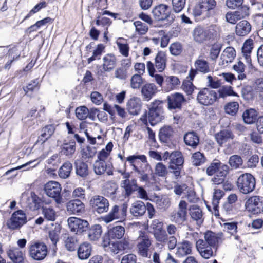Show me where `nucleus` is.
Returning a JSON list of instances; mask_svg holds the SVG:
<instances>
[{"mask_svg":"<svg viewBox=\"0 0 263 263\" xmlns=\"http://www.w3.org/2000/svg\"><path fill=\"white\" fill-rule=\"evenodd\" d=\"M218 98H224L228 96L238 97L237 93L235 92L231 86H223L218 90Z\"/></svg>","mask_w":263,"mask_h":263,"instance_id":"bf43d9fd","label":"nucleus"},{"mask_svg":"<svg viewBox=\"0 0 263 263\" xmlns=\"http://www.w3.org/2000/svg\"><path fill=\"white\" fill-rule=\"evenodd\" d=\"M236 57V51L234 48L231 47H227L222 52L219 64L225 65L232 62Z\"/></svg>","mask_w":263,"mask_h":263,"instance_id":"cd10ccee","label":"nucleus"},{"mask_svg":"<svg viewBox=\"0 0 263 263\" xmlns=\"http://www.w3.org/2000/svg\"><path fill=\"white\" fill-rule=\"evenodd\" d=\"M76 174L81 177L85 178L89 174L88 164L81 160L74 162Z\"/></svg>","mask_w":263,"mask_h":263,"instance_id":"58836bf2","label":"nucleus"},{"mask_svg":"<svg viewBox=\"0 0 263 263\" xmlns=\"http://www.w3.org/2000/svg\"><path fill=\"white\" fill-rule=\"evenodd\" d=\"M204 244L212 247L214 249H217L216 245L218 243L220 238L217 234L212 231H207L204 234Z\"/></svg>","mask_w":263,"mask_h":263,"instance_id":"37998d69","label":"nucleus"},{"mask_svg":"<svg viewBox=\"0 0 263 263\" xmlns=\"http://www.w3.org/2000/svg\"><path fill=\"white\" fill-rule=\"evenodd\" d=\"M255 179L250 173H243L237 178L236 186L240 192L247 194L252 192L255 187Z\"/></svg>","mask_w":263,"mask_h":263,"instance_id":"20e7f679","label":"nucleus"},{"mask_svg":"<svg viewBox=\"0 0 263 263\" xmlns=\"http://www.w3.org/2000/svg\"><path fill=\"white\" fill-rule=\"evenodd\" d=\"M166 56L163 51H159L155 58V66L159 72L163 71L166 67Z\"/></svg>","mask_w":263,"mask_h":263,"instance_id":"c03bdc74","label":"nucleus"},{"mask_svg":"<svg viewBox=\"0 0 263 263\" xmlns=\"http://www.w3.org/2000/svg\"><path fill=\"white\" fill-rule=\"evenodd\" d=\"M130 213L134 217L142 216L146 211L145 204L143 202L137 200L134 202L130 207Z\"/></svg>","mask_w":263,"mask_h":263,"instance_id":"c756f323","label":"nucleus"},{"mask_svg":"<svg viewBox=\"0 0 263 263\" xmlns=\"http://www.w3.org/2000/svg\"><path fill=\"white\" fill-rule=\"evenodd\" d=\"M121 186L124 189L125 195L127 196H130L134 191H136L138 187L136 179H133L130 181L122 180Z\"/></svg>","mask_w":263,"mask_h":263,"instance_id":"a18cd8bd","label":"nucleus"},{"mask_svg":"<svg viewBox=\"0 0 263 263\" xmlns=\"http://www.w3.org/2000/svg\"><path fill=\"white\" fill-rule=\"evenodd\" d=\"M155 19L157 21H164L167 20L171 14L169 7L165 4H160L156 6L152 12Z\"/></svg>","mask_w":263,"mask_h":263,"instance_id":"6ab92c4d","label":"nucleus"},{"mask_svg":"<svg viewBox=\"0 0 263 263\" xmlns=\"http://www.w3.org/2000/svg\"><path fill=\"white\" fill-rule=\"evenodd\" d=\"M72 169V165L69 161L65 162L60 168L59 170V175L63 179L68 178L70 174Z\"/></svg>","mask_w":263,"mask_h":263,"instance_id":"864d4df0","label":"nucleus"},{"mask_svg":"<svg viewBox=\"0 0 263 263\" xmlns=\"http://www.w3.org/2000/svg\"><path fill=\"white\" fill-rule=\"evenodd\" d=\"M164 118L163 112L156 111H148L141 118L143 122L148 121L152 125H155L160 122Z\"/></svg>","mask_w":263,"mask_h":263,"instance_id":"b1692460","label":"nucleus"},{"mask_svg":"<svg viewBox=\"0 0 263 263\" xmlns=\"http://www.w3.org/2000/svg\"><path fill=\"white\" fill-rule=\"evenodd\" d=\"M67 212L71 214H76L82 213L84 211V204L80 199H74L68 201L66 203Z\"/></svg>","mask_w":263,"mask_h":263,"instance_id":"393cba45","label":"nucleus"},{"mask_svg":"<svg viewBox=\"0 0 263 263\" xmlns=\"http://www.w3.org/2000/svg\"><path fill=\"white\" fill-rule=\"evenodd\" d=\"M67 221L70 231L76 233L85 231L88 225L87 221L74 217H69Z\"/></svg>","mask_w":263,"mask_h":263,"instance_id":"a211bd4d","label":"nucleus"},{"mask_svg":"<svg viewBox=\"0 0 263 263\" xmlns=\"http://www.w3.org/2000/svg\"><path fill=\"white\" fill-rule=\"evenodd\" d=\"M189 211L191 219L196 221L197 225L201 226L204 220L202 210L196 205H192L190 207Z\"/></svg>","mask_w":263,"mask_h":263,"instance_id":"bb28decb","label":"nucleus"},{"mask_svg":"<svg viewBox=\"0 0 263 263\" xmlns=\"http://www.w3.org/2000/svg\"><path fill=\"white\" fill-rule=\"evenodd\" d=\"M196 249L200 256L206 259L216 255L217 248L204 244L203 239H199L196 241Z\"/></svg>","mask_w":263,"mask_h":263,"instance_id":"dca6fc26","label":"nucleus"},{"mask_svg":"<svg viewBox=\"0 0 263 263\" xmlns=\"http://www.w3.org/2000/svg\"><path fill=\"white\" fill-rule=\"evenodd\" d=\"M173 129L171 126L165 125L160 128L159 134L160 140L163 143H167L173 135Z\"/></svg>","mask_w":263,"mask_h":263,"instance_id":"79ce46f5","label":"nucleus"},{"mask_svg":"<svg viewBox=\"0 0 263 263\" xmlns=\"http://www.w3.org/2000/svg\"><path fill=\"white\" fill-rule=\"evenodd\" d=\"M61 190L60 184L55 181H49L44 186V190L46 195L54 198L58 204L63 203V199L61 196Z\"/></svg>","mask_w":263,"mask_h":263,"instance_id":"0eeeda50","label":"nucleus"},{"mask_svg":"<svg viewBox=\"0 0 263 263\" xmlns=\"http://www.w3.org/2000/svg\"><path fill=\"white\" fill-rule=\"evenodd\" d=\"M246 209L253 214L263 213V197L253 196L249 198L245 203Z\"/></svg>","mask_w":263,"mask_h":263,"instance_id":"9d476101","label":"nucleus"},{"mask_svg":"<svg viewBox=\"0 0 263 263\" xmlns=\"http://www.w3.org/2000/svg\"><path fill=\"white\" fill-rule=\"evenodd\" d=\"M90 204L92 208L99 214L107 212L108 210L109 203L105 197L99 196H93L90 200Z\"/></svg>","mask_w":263,"mask_h":263,"instance_id":"4468645a","label":"nucleus"},{"mask_svg":"<svg viewBox=\"0 0 263 263\" xmlns=\"http://www.w3.org/2000/svg\"><path fill=\"white\" fill-rule=\"evenodd\" d=\"M101 67L102 70L100 71V74L103 72H109L113 70L116 66L117 59L113 54H107L102 58Z\"/></svg>","mask_w":263,"mask_h":263,"instance_id":"412c9836","label":"nucleus"},{"mask_svg":"<svg viewBox=\"0 0 263 263\" xmlns=\"http://www.w3.org/2000/svg\"><path fill=\"white\" fill-rule=\"evenodd\" d=\"M113 166L110 161L106 162L96 160L93 165L95 173L98 175H102L105 173L110 176L113 174Z\"/></svg>","mask_w":263,"mask_h":263,"instance_id":"f3484780","label":"nucleus"},{"mask_svg":"<svg viewBox=\"0 0 263 263\" xmlns=\"http://www.w3.org/2000/svg\"><path fill=\"white\" fill-rule=\"evenodd\" d=\"M222 47V45L219 43L213 44L210 49L209 57L213 60H215L218 57Z\"/></svg>","mask_w":263,"mask_h":263,"instance_id":"13d9d810","label":"nucleus"},{"mask_svg":"<svg viewBox=\"0 0 263 263\" xmlns=\"http://www.w3.org/2000/svg\"><path fill=\"white\" fill-rule=\"evenodd\" d=\"M143 83V79L140 74H134L130 80V87L134 89L140 88Z\"/></svg>","mask_w":263,"mask_h":263,"instance_id":"052dcab7","label":"nucleus"},{"mask_svg":"<svg viewBox=\"0 0 263 263\" xmlns=\"http://www.w3.org/2000/svg\"><path fill=\"white\" fill-rule=\"evenodd\" d=\"M113 144L111 142H109L106 145L104 149H102L98 154V160L106 162L110 161V154L112 149Z\"/></svg>","mask_w":263,"mask_h":263,"instance_id":"09e8293b","label":"nucleus"},{"mask_svg":"<svg viewBox=\"0 0 263 263\" xmlns=\"http://www.w3.org/2000/svg\"><path fill=\"white\" fill-rule=\"evenodd\" d=\"M76 151V144L74 142L64 143L62 145V152L66 156L70 157Z\"/></svg>","mask_w":263,"mask_h":263,"instance_id":"4d7b16f0","label":"nucleus"},{"mask_svg":"<svg viewBox=\"0 0 263 263\" xmlns=\"http://www.w3.org/2000/svg\"><path fill=\"white\" fill-rule=\"evenodd\" d=\"M239 104L237 102L228 103L224 106V110L227 114L234 116L237 112Z\"/></svg>","mask_w":263,"mask_h":263,"instance_id":"0e129e2a","label":"nucleus"},{"mask_svg":"<svg viewBox=\"0 0 263 263\" xmlns=\"http://www.w3.org/2000/svg\"><path fill=\"white\" fill-rule=\"evenodd\" d=\"M121 40H123L122 38L117 40L116 44L119 50L120 53L124 57H127L129 55V47L128 44L122 43Z\"/></svg>","mask_w":263,"mask_h":263,"instance_id":"e2e57ef3","label":"nucleus"},{"mask_svg":"<svg viewBox=\"0 0 263 263\" xmlns=\"http://www.w3.org/2000/svg\"><path fill=\"white\" fill-rule=\"evenodd\" d=\"M215 137L219 145L222 146L223 144L233 139L234 135L231 130L224 129L217 133Z\"/></svg>","mask_w":263,"mask_h":263,"instance_id":"473e14b6","label":"nucleus"},{"mask_svg":"<svg viewBox=\"0 0 263 263\" xmlns=\"http://www.w3.org/2000/svg\"><path fill=\"white\" fill-rule=\"evenodd\" d=\"M184 141L189 146L195 148L199 143V138L195 132H190L184 135Z\"/></svg>","mask_w":263,"mask_h":263,"instance_id":"f704fd0d","label":"nucleus"},{"mask_svg":"<svg viewBox=\"0 0 263 263\" xmlns=\"http://www.w3.org/2000/svg\"><path fill=\"white\" fill-rule=\"evenodd\" d=\"M30 256L36 260H43L47 255V248L43 243H34L29 247Z\"/></svg>","mask_w":263,"mask_h":263,"instance_id":"ddd939ff","label":"nucleus"},{"mask_svg":"<svg viewBox=\"0 0 263 263\" xmlns=\"http://www.w3.org/2000/svg\"><path fill=\"white\" fill-rule=\"evenodd\" d=\"M184 163L182 154L179 151L172 152V156L168 163V168L173 170V173L176 177L180 175V170Z\"/></svg>","mask_w":263,"mask_h":263,"instance_id":"9b49d317","label":"nucleus"},{"mask_svg":"<svg viewBox=\"0 0 263 263\" xmlns=\"http://www.w3.org/2000/svg\"><path fill=\"white\" fill-rule=\"evenodd\" d=\"M46 205H42V213L47 220L53 221L56 218V212L53 208L51 206H47Z\"/></svg>","mask_w":263,"mask_h":263,"instance_id":"8fccbe9b","label":"nucleus"},{"mask_svg":"<svg viewBox=\"0 0 263 263\" xmlns=\"http://www.w3.org/2000/svg\"><path fill=\"white\" fill-rule=\"evenodd\" d=\"M194 65L196 69H192L189 74V77L191 78V80H193L195 76L197 73V71L206 73L210 71L209 63L201 57H199L196 60Z\"/></svg>","mask_w":263,"mask_h":263,"instance_id":"aec40b11","label":"nucleus"},{"mask_svg":"<svg viewBox=\"0 0 263 263\" xmlns=\"http://www.w3.org/2000/svg\"><path fill=\"white\" fill-rule=\"evenodd\" d=\"M137 241L138 253L143 257H148L149 247L152 245V241L149 236L144 232L140 231Z\"/></svg>","mask_w":263,"mask_h":263,"instance_id":"1a4fd4ad","label":"nucleus"},{"mask_svg":"<svg viewBox=\"0 0 263 263\" xmlns=\"http://www.w3.org/2000/svg\"><path fill=\"white\" fill-rule=\"evenodd\" d=\"M168 173L166 166L161 162L157 163L155 167V173L159 177H165Z\"/></svg>","mask_w":263,"mask_h":263,"instance_id":"774afa93","label":"nucleus"},{"mask_svg":"<svg viewBox=\"0 0 263 263\" xmlns=\"http://www.w3.org/2000/svg\"><path fill=\"white\" fill-rule=\"evenodd\" d=\"M126 212V205H123L120 207L115 205L112 207L108 214L102 217V219L106 223H110L115 220L122 221L125 219Z\"/></svg>","mask_w":263,"mask_h":263,"instance_id":"423d86ee","label":"nucleus"},{"mask_svg":"<svg viewBox=\"0 0 263 263\" xmlns=\"http://www.w3.org/2000/svg\"><path fill=\"white\" fill-rule=\"evenodd\" d=\"M251 30L250 24L246 20H242L237 24L235 27L236 34L240 36L248 34Z\"/></svg>","mask_w":263,"mask_h":263,"instance_id":"4c0bfd02","label":"nucleus"},{"mask_svg":"<svg viewBox=\"0 0 263 263\" xmlns=\"http://www.w3.org/2000/svg\"><path fill=\"white\" fill-rule=\"evenodd\" d=\"M102 232L101 226L99 224L95 225L92 227L89 231L88 238L91 240L96 241L100 237Z\"/></svg>","mask_w":263,"mask_h":263,"instance_id":"6e6d98bb","label":"nucleus"},{"mask_svg":"<svg viewBox=\"0 0 263 263\" xmlns=\"http://www.w3.org/2000/svg\"><path fill=\"white\" fill-rule=\"evenodd\" d=\"M228 163L232 168L238 169L242 167L243 160L239 155H233L229 158Z\"/></svg>","mask_w":263,"mask_h":263,"instance_id":"5fc2aeb1","label":"nucleus"},{"mask_svg":"<svg viewBox=\"0 0 263 263\" xmlns=\"http://www.w3.org/2000/svg\"><path fill=\"white\" fill-rule=\"evenodd\" d=\"M146 66L149 75L154 78L157 84L159 85L162 89V86L165 81L163 76L158 74H154L155 72V67L152 62L148 61Z\"/></svg>","mask_w":263,"mask_h":263,"instance_id":"49530a36","label":"nucleus"},{"mask_svg":"<svg viewBox=\"0 0 263 263\" xmlns=\"http://www.w3.org/2000/svg\"><path fill=\"white\" fill-rule=\"evenodd\" d=\"M103 108L111 116H114L117 112V115L123 119L127 117V113L124 108L118 105H111L105 102L103 104Z\"/></svg>","mask_w":263,"mask_h":263,"instance_id":"c85d7f7f","label":"nucleus"},{"mask_svg":"<svg viewBox=\"0 0 263 263\" xmlns=\"http://www.w3.org/2000/svg\"><path fill=\"white\" fill-rule=\"evenodd\" d=\"M27 222V216L21 210L14 212L7 221V227L11 230H19Z\"/></svg>","mask_w":263,"mask_h":263,"instance_id":"39448f33","label":"nucleus"},{"mask_svg":"<svg viewBox=\"0 0 263 263\" xmlns=\"http://www.w3.org/2000/svg\"><path fill=\"white\" fill-rule=\"evenodd\" d=\"M158 87L152 83H147L143 85L141 89V93L143 100L149 101L158 92Z\"/></svg>","mask_w":263,"mask_h":263,"instance_id":"4be33fe9","label":"nucleus"},{"mask_svg":"<svg viewBox=\"0 0 263 263\" xmlns=\"http://www.w3.org/2000/svg\"><path fill=\"white\" fill-rule=\"evenodd\" d=\"M102 246L106 251L113 255L117 254L121 251L119 241H111L110 239L104 238Z\"/></svg>","mask_w":263,"mask_h":263,"instance_id":"2f4dec72","label":"nucleus"},{"mask_svg":"<svg viewBox=\"0 0 263 263\" xmlns=\"http://www.w3.org/2000/svg\"><path fill=\"white\" fill-rule=\"evenodd\" d=\"M192 247V243L187 240L179 242L176 249L175 255L179 258L183 257L191 254Z\"/></svg>","mask_w":263,"mask_h":263,"instance_id":"5701e85b","label":"nucleus"},{"mask_svg":"<svg viewBox=\"0 0 263 263\" xmlns=\"http://www.w3.org/2000/svg\"><path fill=\"white\" fill-rule=\"evenodd\" d=\"M217 3L215 0H200L193 10L195 16L202 15L204 17H209L215 14L214 9Z\"/></svg>","mask_w":263,"mask_h":263,"instance_id":"7ed1b4c3","label":"nucleus"},{"mask_svg":"<svg viewBox=\"0 0 263 263\" xmlns=\"http://www.w3.org/2000/svg\"><path fill=\"white\" fill-rule=\"evenodd\" d=\"M229 166L222 163L218 160H214L207 167L206 173L208 176L215 175L211 181L214 184H220L224 182L229 172Z\"/></svg>","mask_w":263,"mask_h":263,"instance_id":"f257e3e1","label":"nucleus"},{"mask_svg":"<svg viewBox=\"0 0 263 263\" xmlns=\"http://www.w3.org/2000/svg\"><path fill=\"white\" fill-rule=\"evenodd\" d=\"M91 246L87 242L81 243L78 248L77 254L78 258L81 260L86 259L91 255Z\"/></svg>","mask_w":263,"mask_h":263,"instance_id":"72a5a7b5","label":"nucleus"},{"mask_svg":"<svg viewBox=\"0 0 263 263\" xmlns=\"http://www.w3.org/2000/svg\"><path fill=\"white\" fill-rule=\"evenodd\" d=\"M254 46L252 39H248L244 42L241 48L242 54L246 62L250 63L251 62V54Z\"/></svg>","mask_w":263,"mask_h":263,"instance_id":"c9c22d12","label":"nucleus"},{"mask_svg":"<svg viewBox=\"0 0 263 263\" xmlns=\"http://www.w3.org/2000/svg\"><path fill=\"white\" fill-rule=\"evenodd\" d=\"M217 29L216 25H211L206 28L198 26L193 30L194 40L199 43L209 40L216 35Z\"/></svg>","mask_w":263,"mask_h":263,"instance_id":"f03ea898","label":"nucleus"},{"mask_svg":"<svg viewBox=\"0 0 263 263\" xmlns=\"http://www.w3.org/2000/svg\"><path fill=\"white\" fill-rule=\"evenodd\" d=\"M65 246L69 251H73L76 250L79 243V239L76 235L68 236L65 240Z\"/></svg>","mask_w":263,"mask_h":263,"instance_id":"3c124183","label":"nucleus"},{"mask_svg":"<svg viewBox=\"0 0 263 263\" xmlns=\"http://www.w3.org/2000/svg\"><path fill=\"white\" fill-rule=\"evenodd\" d=\"M10 258L13 263H22L24 259V254L18 248L10 250L8 253Z\"/></svg>","mask_w":263,"mask_h":263,"instance_id":"de8ad7c7","label":"nucleus"},{"mask_svg":"<svg viewBox=\"0 0 263 263\" xmlns=\"http://www.w3.org/2000/svg\"><path fill=\"white\" fill-rule=\"evenodd\" d=\"M257 114L256 111L254 109H247L245 111L242 115L244 122L247 124H252L257 118Z\"/></svg>","mask_w":263,"mask_h":263,"instance_id":"603ef678","label":"nucleus"},{"mask_svg":"<svg viewBox=\"0 0 263 263\" xmlns=\"http://www.w3.org/2000/svg\"><path fill=\"white\" fill-rule=\"evenodd\" d=\"M75 112L77 118L80 120L86 119L89 115V109L85 106L77 107Z\"/></svg>","mask_w":263,"mask_h":263,"instance_id":"680f3d73","label":"nucleus"},{"mask_svg":"<svg viewBox=\"0 0 263 263\" xmlns=\"http://www.w3.org/2000/svg\"><path fill=\"white\" fill-rule=\"evenodd\" d=\"M126 109L132 115H138L141 109V102L139 98L134 97L126 104Z\"/></svg>","mask_w":263,"mask_h":263,"instance_id":"a878e982","label":"nucleus"},{"mask_svg":"<svg viewBox=\"0 0 263 263\" xmlns=\"http://www.w3.org/2000/svg\"><path fill=\"white\" fill-rule=\"evenodd\" d=\"M180 83L179 79L175 76H167L166 77L162 86V90L168 92L175 89Z\"/></svg>","mask_w":263,"mask_h":263,"instance_id":"7c9ffc66","label":"nucleus"},{"mask_svg":"<svg viewBox=\"0 0 263 263\" xmlns=\"http://www.w3.org/2000/svg\"><path fill=\"white\" fill-rule=\"evenodd\" d=\"M167 108L169 110L180 109L186 99L183 94L175 92L167 97Z\"/></svg>","mask_w":263,"mask_h":263,"instance_id":"2eb2a0df","label":"nucleus"},{"mask_svg":"<svg viewBox=\"0 0 263 263\" xmlns=\"http://www.w3.org/2000/svg\"><path fill=\"white\" fill-rule=\"evenodd\" d=\"M55 131V127L53 125H48L43 127L41 130V135L36 142V144L44 143L47 139L53 134Z\"/></svg>","mask_w":263,"mask_h":263,"instance_id":"e433bc0d","label":"nucleus"},{"mask_svg":"<svg viewBox=\"0 0 263 263\" xmlns=\"http://www.w3.org/2000/svg\"><path fill=\"white\" fill-rule=\"evenodd\" d=\"M107 234L108 239H120L125 234V228L121 226H117L109 229Z\"/></svg>","mask_w":263,"mask_h":263,"instance_id":"a19ab883","label":"nucleus"},{"mask_svg":"<svg viewBox=\"0 0 263 263\" xmlns=\"http://www.w3.org/2000/svg\"><path fill=\"white\" fill-rule=\"evenodd\" d=\"M189 78L188 77L187 78ZM193 80H185L183 82L181 88L182 90L186 93L187 95H191L193 93L195 86L192 83Z\"/></svg>","mask_w":263,"mask_h":263,"instance_id":"338daca9","label":"nucleus"},{"mask_svg":"<svg viewBox=\"0 0 263 263\" xmlns=\"http://www.w3.org/2000/svg\"><path fill=\"white\" fill-rule=\"evenodd\" d=\"M227 22L230 24H235L237 21L241 19V16L239 11L227 12L225 15Z\"/></svg>","mask_w":263,"mask_h":263,"instance_id":"69168bd1","label":"nucleus"},{"mask_svg":"<svg viewBox=\"0 0 263 263\" xmlns=\"http://www.w3.org/2000/svg\"><path fill=\"white\" fill-rule=\"evenodd\" d=\"M187 203L181 200L179 203L178 211L173 212L170 215L171 221L178 224L185 221L187 218Z\"/></svg>","mask_w":263,"mask_h":263,"instance_id":"f8f14e48","label":"nucleus"},{"mask_svg":"<svg viewBox=\"0 0 263 263\" xmlns=\"http://www.w3.org/2000/svg\"><path fill=\"white\" fill-rule=\"evenodd\" d=\"M218 99V97L217 92L207 88L200 90L197 96L198 102L200 104L205 106L213 104Z\"/></svg>","mask_w":263,"mask_h":263,"instance_id":"6e6552de","label":"nucleus"},{"mask_svg":"<svg viewBox=\"0 0 263 263\" xmlns=\"http://www.w3.org/2000/svg\"><path fill=\"white\" fill-rule=\"evenodd\" d=\"M126 161L130 163L134 171H136V168H140L139 165L141 163H145L147 162L146 157L144 155L130 156L126 158Z\"/></svg>","mask_w":263,"mask_h":263,"instance_id":"ea45409f","label":"nucleus"}]
</instances>
